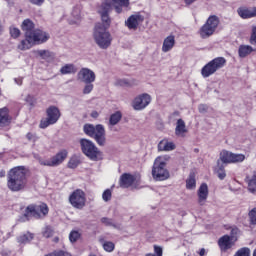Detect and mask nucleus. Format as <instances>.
<instances>
[{
	"instance_id": "f257e3e1",
	"label": "nucleus",
	"mask_w": 256,
	"mask_h": 256,
	"mask_svg": "<svg viewBox=\"0 0 256 256\" xmlns=\"http://www.w3.org/2000/svg\"><path fill=\"white\" fill-rule=\"evenodd\" d=\"M112 7H115L113 2L106 1L98 10L101 15L102 23H97L95 25L93 39L100 49H109V47H111V43L113 42V36H111V32L107 30L111 25L109 12L111 11Z\"/></svg>"
},
{
	"instance_id": "f03ea898",
	"label": "nucleus",
	"mask_w": 256,
	"mask_h": 256,
	"mask_svg": "<svg viewBox=\"0 0 256 256\" xmlns=\"http://www.w3.org/2000/svg\"><path fill=\"white\" fill-rule=\"evenodd\" d=\"M27 173L29 170L25 166H16L8 172L7 187L10 191H23L27 187Z\"/></svg>"
},
{
	"instance_id": "7ed1b4c3",
	"label": "nucleus",
	"mask_w": 256,
	"mask_h": 256,
	"mask_svg": "<svg viewBox=\"0 0 256 256\" xmlns=\"http://www.w3.org/2000/svg\"><path fill=\"white\" fill-rule=\"evenodd\" d=\"M222 163L224 164H221ZM245 161V154H235L227 150H222L220 152V159L217 160V165L214 168V173H216L218 179L223 181L227 177V172L225 171V164L229 165L231 163H243Z\"/></svg>"
},
{
	"instance_id": "20e7f679",
	"label": "nucleus",
	"mask_w": 256,
	"mask_h": 256,
	"mask_svg": "<svg viewBox=\"0 0 256 256\" xmlns=\"http://www.w3.org/2000/svg\"><path fill=\"white\" fill-rule=\"evenodd\" d=\"M50 37L49 33L41 29H35L32 33H27V39L20 42L18 49H20V51H27V49H31L34 45H43V43H47Z\"/></svg>"
},
{
	"instance_id": "39448f33",
	"label": "nucleus",
	"mask_w": 256,
	"mask_h": 256,
	"mask_svg": "<svg viewBox=\"0 0 256 256\" xmlns=\"http://www.w3.org/2000/svg\"><path fill=\"white\" fill-rule=\"evenodd\" d=\"M219 25H221V19L219 16L215 14L210 15L198 30L200 39H209V37H213V35L217 33Z\"/></svg>"
},
{
	"instance_id": "423d86ee",
	"label": "nucleus",
	"mask_w": 256,
	"mask_h": 256,
	"mask_svg": "<svg viewBox=\"0 0 256 256\" xmlns=\"http://www.w3.org/2000/svg\"><path fill=\"white\" fill-rule=\"evenodd\" d=\"M227 65V59L225 57H216L204 65L201 69V75L204 79L215 75L219 69H223Z\"/></svg>"
},
{
	"instance_id": "0eeeda50",
	"label": "nucleus",
	"mask_w": 256,
	"mask_h": 256,
	"mask_svg": "<svg viewBox=\"0 0 256 256\" xmlns=\"http://www.w3.org/2000/svg\"><path fill=\"white\" fill-rule=\"evenodd\" d=\"M83 130L88 137H93L98 145H105V127L103 125L98 124L94 126L93 124H86Z\"/></svg>"
},
{
	"instance_id": "6e6552de",
	"label": "nucleus",
	"mask_w": 256,
	"mask_h": 256,
	"mask_svg": "<svg viewBox=\"0 0 256 256\" xmlns=\"http://www.w3.org/2000/svg\"><path fill=\"white\" fill-rule=\"evenodd\" d=\"M152 177L156 181H165L170 177L169 170H167V163L159 157L154 161Z\"/></svg>"
},
{
	"instance_id": "1a4fd4ad",
	"label": "nucleus",
	"mask_w": 256,
	"mask_h": 256,
	"mask_svg": "<svg viewBox=\"0 0 256 256\" xmlns=\"http://www.w3.org/2000/svg\"><path fill=\"white\" fill-rule=\"evenodd\" d=\"M26 217H34V219H45L49 215V206L45 203L30 204L25 210Z\"/></svg>"
},
{
	"instance_id": "9d476101",
	"label": "nucleus",
	"mask_w": 256,
	"mask_h": 256,
	"mask_svg": "<svg viewBox=\"0 0 256 256\" xmlns=\"http://www.w3.org/2000/svg\"><path fill=\"white\" fill-rule=\"evenodd\" d=\"M80 147L82 153L86 155V157L91 159V161H97V159H99V155H101V152L99 151V148L95 146V143H93L91 140L85 138L81 139Z\"/></svg>"
},
{
	"instance_id": "9b49d317",
	"label": "nucleus",
	"mask_w": 256,
	"mask_h": 256,
	"mask_svg": "<svg viewBox=\"0 0 256 256\" xmlns=\"http://www.w3.org/2000/svg\"><path fill=\"white\" fill-rule=\"evenodd\" d=\"M59 117H61V112L59 111V108L55 106H50L47 109V118L41 120L40 122V129H47L49 125H55V123L59 121Z\"/></svg>"
},
{
	"instance_id": "f8f14e48",
	"label": "nucleus",
	"mask_w": 256,
	"mask_h": 256,
	"mask_svg": "<svg viewBox=\"0 0 256 256\" xmlns=\"http://www.w3.org/2000/svg\"><path fill=\"white\" fill-rule=\"evenodd\" d=\"M69 202L74 209H83L87 203L85 192L81 189H77L69 196Z\"/></svg>"
},
{
	"instance_id": "ddd939ff",
	"label": "nucleus",
	"mask_w": 256,
	"mask_h": 256,
	"mask_svg": "<svg viewBox=\"0 0 256 256\" xmlns=\"http://www.w3.org/2000/svg\"><path fill=\"white\" fill-rule=\"evenodd\" d=\"M151 95L147 93L139 94L132 101V107L134 111H143V109H147L149 105H151Z\"/></svg>"
},
{
	"instance_id": "4468645a",
	"label": "nucleus",
	"mask_w": 256,
	"mask_h": 256,
	"mask_svg": "<svg viewBox=\"0 0 256 256\" xmlns=\"http://www.w3.org/2000/svg\"><path fill=\"white\" fill-rule=\"evenodd\" d=\"M77 79L81 83H95L97 75L89 68H82L77 74Z\"/></svg>"
},
{
	"instance_id": "2eb2a0df",
	"label": "nucleus",
	"mask_w": 256,
	"mask_h": 256,
	"mask_svg": "<svg viewBox=\"0 0 256 256\" xmlns=\"http://www.w3.org/2000/svg\"><path fill=\"white\" fill-rule=\"evenodd\" d=\"M218 247L222 253H227L229 249L235 247V241H233V236L223 235L218 239Z\"/></svg>"
},
{
	"instance_id": "dca6fc26",
	"label": "nucleus",
	"mask_w": 256,
	"mask_h": 256,
	"mask_svg": "<svg viewBox=\"0 0 256 256\" xmlns=\"http://www.w3.org/2000/svg\"><path fill=\"white\" fill-rule=\"evenodd\" d=\"M129 188L142 189L143 181L141 180V172H133L129 174Z\"/></svg>"
},
{
	"instance_id": "f3484780",
	"label": "nucleus",
	"mask_w": 256,
	"mask_h": 256,
	"mask_svg": "<svg viewBox=\"0 0 256 256\" xmlns=\"http://www.w3.org/2000/svg\"><path fill=\"white\" fill-rule=\"evenodd\" d=\"M198 195V203L203 206L207 202V197H209V186L207 183H202L197 192Z\"/></svg>"
},
{
	"instance_id": "a211bd4d",
	"label": "nucleus",
	"mask_w": 256,
	"mask_h": 256,
	"mask_svg": "<svg viewBox=\"0 0 256 256\" xmlns=\"http://www.w3.org/2000/svg\"><path fill=\"white\" fill-rule=\"evenodd\" d=\"M145 21V17L140 14L131 15L129 17V29H137L141 23Z\"/></svg>"
},
{
	"instance_id": "6ab92c4d",
	"label": "nucleus",
	"mask_w": 256,
	"mask_h": 256,
	"mask_svg": "<svg viewBox=\"0 0 256 256\" xmlns=\"http://www.w3.org/2000/svg\"><path fill=\"white\" fill-rule=\"evenodd\" d=\"M174 47H175V36L170 35L166 37L162 45L163 53H169V51H171V49H173Z\"/></svg>"
},
{
	"instance_id": "aec40b11",
	"label": "nucleus",
	"mask_w": 256,
	"mask_h": 256,
	"mask_svg": "<svg viewBox=\"0 0 256 256\" xmlns=\"http://www.w3.org/2000/svg\"><path fill=\"white\" fill-rule=\"evenodd\" d=\"M67 155H69L67 150H61L55 156H53L52 164L54 165V167H58V165H61V163H63V161L67 159Z\"/></svg>"
},
{
	"instance_id": "412c9836",
	"label": "nucleus",
	"mask_w": 256,
	"mask_h": 256,
	"mask_svg": "<svg viewBox=\"0 0 256 256\" xmlns=\"http://www.w3.org/2000/svg\"><path fill=\"white\" fill-rule=\"evenodd\" d=\"M247 189L249 193L256 194V170L253 171L252 176L246 177Z\"/></svg>"
},
{
	"instance_id": "4be33fe9",
	"label": "nucleus",
	"mask_w": 256,
	"mask_h": 256,
	"mask_svg": "<svg viewBox=\"0 0 256 256\" xmlns=\"http://www.w3.org/2000/svg\"><path fill=\"white\" fill-rule=\"evenodd\" d=\"M185 133H187V126L185 125V121L180 118L176 122L175 135L177 137H184Z\"/></svg>"
},
{
	"instance_id": "5701e85b",
	"label": "nucleus",
	"mask_w": 256,
	"mask_h": 256,
	"mask_svg": "<svg viewBox=\"0 0 256 256\" xmlns=\"http://www.w3.org/2000/svg\"><path fill=\"white\" fill-rule=\"evenodd\" d=\"M237 13L241 19H253V12L247 6H241L237 9Z\"/></svg>"
},
{
	"instance_id": "b1692460",
	"label": "nucleus",
	"mask_w": 256,
	"mask_h": 256,
	"mask_svg": "<svg viewBox=\"0 0 256 256\" xmlns=\"http://www.w3.org/2000/svg\"><path fill=\"white\" fill-rule=\"evenodd\" d=\"M158 151H175V143L163 139L158 143Z\"/></svg>"
},
{
	"instance_id": "393cba45",
	"label": "nucleus",
	"mask_w": 256,
	"mask_h": 256,
	"mask_svg": "<svg viewBox=\"0 0 256 256\" xmlns=\"http://www.w3.org/2000/svg\"><path fill=\"white\" fill-rule=\"evenodd\" d=\"M253 47L249 45H240L238 48V55L240 59H245V57H249L250 54L253 53Z\"/></svg>"
},
{
	"instance_id": "a878e982",
	"label": "nucleus",
	"mask_w": 256,
	"mask_h": 256,
	"mask_svg": "<svg viewBox=\"0 0 256 256\" xmlns=\"http://www.w3.org/2000/svg\"><path fill=\"white\" fill-rule=\"evenodd\" d=\"M22 31L25 33V39H27V34L35 31V23L30 19H26L22 22Z\"/></svg>"
},
{
	"instance_id": "bb28decb",
	"label": "nucleus",
	"mask_w": 256,
	"mask_h": 256,
	"mask_svg": "<svg viewBox=\"0 0 256 256\" xmlns=\"http://www.w3.org/2000/svg\"><path fill=\"white\" fill-rule=\"evenodd\" d=\"M11 117L9 116V109L6 107L0 109V125H9Z\"/></svg>"
},
{
	"instance_id": "cd10ccee",
	"label": "nucleus",
	"mask_w": 256,
	"mask_h": 256,
	"mask_svg": "<svg viewBox=\"0 0 256 256\" xmlns=\"http://www.w3.org/2000/svg\"><path fill=\"white\" fill-rule=\"evenodd\" d=\"M61 75H73V73H77V68L75 64H65L60 68Z\"/></svg>"
},
{
	"instance_id": "c85d7f7f",
	"label": "nucleus",
	"mask_w": 256,
	"mask_h": 256,
	"mask_svg": "<svg viewBox=\"0 0 256 256\" xmlns=\"http://www.w3.org/2000/svg\"><path fill=\"white\" fill-rule=\"evenodd\" d=\"M197 187V180L195 179V173L191 172L186 179V189L193 190Z\"/></svg>"
},
{
	"instance_id": "c756f323",
	"label": "nucleus",
	"mask_w": 256,
	"mask_h": 256,
	"mask_svg": "<svg viewBox=\"0 0 256 256\" xmlns=\"http://www.w3.org/2000/svg\"><path fill=\"white\" fill-rule=\"evenodd\" d=\"M121 112H115L114 114H111L109 122H108V127L111 129L112 127H115L119 121H121Z\"/></svg>"
},
{
	"instance_id": "7c9ffc66",
	"label": "nucleus",
	"mask_w": 256,
	"mask_h": 256,
	"mask_svg": "<svg viewBox=\"0 0 256 256\" xmlns=\"http://www.w3.org/2000/svg\"><path fill=\"white\" fill-rule=\"evenodd\" d=\"M106 1L114 5V9L116 10V12L121 13V7H125V5H127V2L129 0H106Z\"/></svg>"
},
{
	"instance_id": "2f4dec72",
	"label": "nucleus",
	"mask_w": 256,
	"mask_h": 256,
	"mask_svg": "<svg viewBox=\"0 0 256 256\" xmlns=\"http://www.w3.org/2000/svg\"><path fill=\"white\" fill-rule=\"evenodd\" d=\"M119 187H121V189L129 188V173H124L120 176Z\"/></svg>"
},
{
	"instance_id": "473e14b6",
	"label": "nucleus",
	"mask_w": 256,
	"mask_h": 256,
	"mask_svg": "<svg viewBox=\"0 0 256 256\" xmlns=\"http://www.w3.org/2000/svg\"><path fill=\"white\" fill-rule=\"evenodd\" d=\"M35 236L33 234H31L30 232L23 234L21 236L18 237L17 241L18 243L25 245V243H30V241H33V238Z\"/></svg>"
},
{
	"instance_id": "72a5a7b5",
	"label": "nucleus",
	"mask_w": 256,
	"mask_h": 256,
	"mask_svg": "<svg viewBox=\"0 0 256 256\" xmlns=\"http://www.w3.org/2000/svg\"><path fill=\"white\" fill-rule=\"evenodd\" d=\"M248 223L251 228L256 226V207L248 212Z\"/></svg>"
},
{
	"instance_id": "f704fd0d",
	"label": "nucleus",
	"mask_w": 256,
	"mask_h": 256,
	"mask_svg": "<svg viewBox=\"0 0 256 256\" xmlns=\"http://www.w3.org/2000/svg\"><path fill=\"white\" fill-rule=\"evenodd\" d=\"M72 17H73V19L70 20V23L72 25H77V23H79V21H81V9L74 8L72 11Z\"/></svg>"
},
{
	"instance_id": "c9c22d12",
	"label": "nucleus",
	"mask_w": 256,
	"mask_h": 256,
	"mask_svg": "<svg viewBox=\"0 0 256 256\" xmlns=\"http://www.w3.org/2000/svg\"><path fill=\"white\" fill-rule=\"evenodd\" d=\"M84 87L82 90L83 95H89L93 92V89H95V85H93V82H84Z\"/></svg>"
},
{
	"instance_id": "e433bc0d",
	"label": "nucleus",
	"mask_w": 256,
	"mask_h": 256,
	"mask_svg": "<svg viewBox=\"0 0 256 256\" xmlns=\"http://www.w3.org/2000/svg\"><path fill=\"white\" fill-rule=\"evenodd\" d=\"M104 251H107V253H113L115 251V244L110 241H106L103 244Z\"/></svg>"
},
{
	"instance_id": "4c0bfd02",
	"label": "nucleus",
	"mask_w": 256,
	"mask_h": 256,
	"mask_svg": "<svg viewBox=\"0 0 256 256\" xmlns=\"http://www.w3.org/2000/svg\"><path fill=\"white\" fill-rule=\"evenodd\" d=\"M80 238H81V233H79V231L73 230L70 232L69 239H70L71 243L77 242V240Z\"/></svg>"
},
{
	"instance_id": "58836bf2",
	"label": "nucleus",
	"mask_w": 256,
	"mask_h": 256,
	"mask_svg": "<svg viewBox=\"0 0 256 256\" xmlns=\"http://www.w3.org/2000/svg\"><path fill=\"white\" fill-rule=\"evenodd\" d=\"M79 163H80L79 158H77V157H72V158L69 160V162H68V167H69L70 169H77V167H79Z\"/></svg>"
},
{
	"instance_id": "ea45409f",
	"label": "nucleus",
	"mask_w": 256,
	"mask_h": 256,
	"mask_svg": "<svg viewBox=\"0 0 256 256\" xmlns=\"http://www.w3.org/2000/svg\"><path fill=\"white\" fill-rule=\"evenodd\" d=\"M42 235H43V237H45L46 239H49V237H53V228H51V226H46V227L43 228V230H42Z\"/></svg>"
},
{
	"instance_id": "a19ab883",
	"label": "nucleus",
	"mask_w": 256,
	"mask_h": 256,
	"mask_svg": "<svg viewBox=\"0 0 256 256\" xmlns=\"http://www.w3.org/2000/svg\"><path fill=\"white\" fill-rule=\"evenodd\" d=\"M249 43L250 45H256V26H252Z\"/></svg>"
},
{
	"instance_id": "79ce46f5",
	"label": "nucleus",
	"mask_w": 256,
	"mask_h": 256,
	"mask_svg": "<svg viewBox=\"0 0 256 256\" xmlns=\"http://www.w3.org/2000/svg\"><path fill=\"white\" fill-rule=\"evenodd\" d=\"M112 192L111 189H106L102 194V199L107 203V201H111Z\"/></svg>"
},
{
	"instance_id": "37998d69",
	"label": "nucleus",
	"mask_w": 256,
	"mask_h": 256,
	"mask_svg": "<svg viewBox=\"0 0 256 256\" xmlns=\"http://www.w3.org/2000/svg\"><path fill=\"white\" fill-rule=\"evenodd\" d=\"M10 35L13 37V39H17V37L21 35V30L15 27H10Z\"/></svg>"
},
{
	"instance_id": "c03bdc74",
	"label": "nucleus",
	"mask_w": 256,
	"mask_h": 256,
	"mask_svg": "<svg viewBox=\"0 0 256 256\" xmlns=\"http://www.w3.org/2000/svg\"><path fill=\"white\" fill-rule=\"evenodd\" d=\"M154 252L155 254H146V256H163V248H161V246H154Z\"/></svg>"
},
{
	"instance_id": "a18cd8bd",
	"label": "nucleus",
	"mask_w": 256,
	"mask_h": 256,
	"mask_svg": "<svg viewBox=\"0 0 256 256\" xmlns=\"http://www.w3.org/2000/svg\"><path fill=\"white\" fill-rule=\"evenodd\" d=\"M26 139H28L32 143H35L39 139V137H37V134L35 133L28 132L26 134Z\"/></svg>"
},
{
	"instance_id": "49530a36",
	"label": "nucleus",
	"mask_w": 256,
	"mask_h": 256,
	"mask_svg": "<svg viewBox=\"0 0 256 256\" xmlns=\"http://www.w3.org/2000/svg\"><path fill=\"white\" fill-rule=\"evenodd\" d=\"M40 165H44L45 167H54L53 159L39 160Z\"/></svg>"
},
{
	"instance_id": "de8ad7c7",
	"label": "nucleus",
	"mask_w": 256,
	"mask_h": 256,
	"mask_svg": "<svg viewBox=\"0 0 256 256\" xmlns=\"http://www.w3.org/2000/svg\"><path fill=\"white\" fill-rule=\"evenodd\" d=\"M38 55L42 57V59H48V57H51V52L47 50H39Z\"/></svg>"
},
{
	"instance_id": "09e8293b",
	"label": "nucleus",
	"mask_w": 256,
	"mask_h": 256,
	"mask_svg": "<svg viewBox=\"0 0 256 256\" xmlns=\"http://www.w3.org/2000/svg\"><path fill=\"white\" fill-rule=\"evenodd\" d=\"M101 223H103L104 225L111 226V225H113V220H111L109 218H102Z\"/></svg>"
},
{
	"instance_id": "8fccbe9b",
	"label": "nucleus",
	"mask_w": 256,
	"mask_h": 256,
	"mask_svg": "<svg viewBox=\"0 0 256 256\" xmlns=\"http://www.w3.org/2000/svg\"><path fill=\"white\" fill-rule=\"evenodd\" d=\"M30 3H32V5H37L38 7H41V5L45 3V0H30Z\"/></svg>"
},
{
	"instance_id": "3c124183",
	"label": "nucleus",
	"mask_w": 256,
	"mask_h": 256,
	"mask_svg": "<svg viewBox=\"0 0 256 256\" xmlns=\"http://www.w3.org/2000/svg\"><path fill=\"white\" fill-rule=\"evenodd\" d=\"M239 233V228L234 227L231 229V235H237Z\"/></svg>"
},
{
	"instance_id": "603ef678",
	"label": "nucleus",
	"mask_w": 256,
	"mask_h": 256,
	"mask_svg": "<svg viewBox=\"0 0 256 256\" xmlns=\"http://www.w3.org/2000/svg\"><path fill=\"white\" fill-rule=\"evenodd\" d=\"M91 117H93L94 119H97V117H99V112L93 111V112L91 113Z\"/></svg>"
},
{
	"instance_id": "864d4df0",
	"label": "nucleus",
	"mask_w": 256,
	"mask_h": 256,
	"mask_svg": "<svg viewBox=\"0 0 256 256\" xmlns=\"http://www.w3.org/2000/svg\"><path fill=\"white\" fill-rule=\"evenodd\" d=\"M195 1H197V0H184L186 5H193V3H195Z\"/></svg>"
},
{
	"instance_id": "5fc2aeb1",
	"label": "nucleus",
	"mask_w": 256,
	"mask_h": 256,
	"mask_svg": "<svg viewBox=\"0 0 256 256\" xmlns=\"http://www.w3.org/2000/svg\"><path fill=\"white\" fill-rule=\"evenodd\" d=\"M205 253H206L205 248L200 249L199 252H198V254H199L200 256H204Z\"/></svg>"
},
{
	"instance_id": "6e6d98bb",
	"label": "nucleus",
	"mask_w": 256,
	"mask_h": 256,
	"mask_svg": "<svg viewBox=\"0 0 256 256\" xmlns=\"http://www.w3.org/2000/svg\"><path fill=\"white\" fill-rule=\"evenodd\" d=\"M15 82L17 83V85H23V80L19 79H15Z\"/></svg>"
},
{
	"instance_id": "4d7b16f0",
	"label": "nucleus",
	"mask_w": 256,
	"mask_h": 256,
	"mask_svg": "<svg viewBox=\"0 0 256 256\" xmlns=\"http://www.w3.org/2000/svg\"><path fill=\"white\" fill-rule=\"evenodd\" d=\"M252 17H256V7L252 8Z\"/></svg>"
},
{
	"instance_id": "13d9d810",
	"label": "nucleus",
	"mask_w": 256,
	"mask_h": 256,
	"mask_svg": "<svg viewBox=\"0 0 256 256\" xmlns=\"http://www.w3.org/2000/svg\"><path fill=\"white\" fill-rule=\"evenodd\" d=\"M0 177H5V171L0 172Z\"/></svg>"
},
{
	"instance_id": "bf43d9fd",
	"label": "nucleus",
	"mask_w": 256,
	"mask_h": 256,
	"mask_svg": "<svg viewBox=\"0 0 256 256\" xmlns=\"http://www.w3.org/2000/svg\"><path fill=\"white\" fill-rule=\"evenodd\" d=\"M125 25H126V27H129V19H127V20L125 21Z\"/></svg>"
},
{
	"instance_id": "052dcab7",
	"label": "nucleus",
	"mask_w": 256,
	"mask_h": 256,
	"mask_svg": "<svg viewBox=\"0 0 256 256\" xmlns=\"http://www.w3.org/2000/svg\"><path fill=\"white\" fill-rule=\"evenodd\" d=\"M1 33H3V26H1V24H0V35H1Z\"/></svg>"
},
{
	"instance_id": "680f3d73",
	"label": "nucleus",
	"mask_w": 256,
	"mask_h": 256,
	"mask_svg": "<svg viewBox=\"0 0 256 256\" xmlns=\"http://www.w3.org/2000/svg\"><path fill=\"white\" fill-rule=\"evenodd\" d=\"M29 99H31V96L28 95L26 101H29Z\"/></svg>"
},
{
	"instance_id": "e2e57ef3",
	"label": "nucleus",
	"mask_w": 256,
	"mask_h": 256,
	"mask_svg": "<svg viewBox=\"0 0 256 256\" xmlns=\"http://www.w3.org/2000/svg\"><path fill=\"white\" fill-rule=\"evenodd\" d=\"M253 256H256V249L253 251Z\"/></svg>"
},
{
	"instance_id": "0e129e2a",
	"label": "nucleus",
	"mask_w": 256,
	"mask_h": 256,
	"mask_svg": "<svg viewBox=\"0 0 256 256\" xmlns=\"http://www.w3.org/2000/svg\"><path fill=\"white\" fill-rule=\"evenodd\" d=\"M0 97H1V88H0Z\"/></svg>"
},
{
	"instance_id": "69168bd1",
	"label": "nucleus",
	"mask_w": 256,
	"mask_h": 256,
	"mask_svg": "<svg viewBox=\"0 0 256 256\" xmlns=\"http://www.w3.org/2000/svg\"><path fill=\"white\" fill-rule=\"evenodd\" d=\"M201 107H203V105H201V106L199 107V109H201Z\"/></svg>"
}]
</instances>
